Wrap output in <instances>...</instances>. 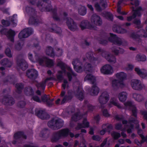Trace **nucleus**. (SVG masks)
<instances>
[{
  "label": "nucleus",
  "instance_id": "8fccbe9b",
  "mask_svg": "<svg viewBox=\"0 0 147 147\" xmlns=\"http://www.w3.org/2000/svg\"><path fill=\"white\" fill-rule=\"evenodd\" d=\"M113 127L111 124L106 123L103 124L102 126V129H105L107 131L110 132L112 129Z\"/></svg>",
  "mask_w": 147,
  "mask_h": 147
},
{
  "label": "nucleus",
  "instance_id": "c85d7f7f",
  "mask_svg": "<svg viewBox=\"0 0 147 147\" xmlns=\"http://www.w3.org/2000/svg\"><path fill=\"white\" fill-rule=\"evenodd\" d=\"M13 137L15 140H18L21 138L23 139H26L27 136L23 131H18L14 135Z\"/></svg>",
  "mask_w": 147,
  "mask_h": 147
},
{
  "label": "nucleus",
  "instance_id": "f3484780",
  "mask_svg": "<svg viewBox=\"0 0 147 147\" xmlns=\"http://www.w3.org/2000/svg\"><path fill=\"white\" fill-rule=\"evenodd\" d=\"M17 16L16 14H14L11 17H10L9 18V21L2 20H1V23L2 24L5 26H9L11 23L13 26H16L17 24L15 22V21L16 20V18L15 17Z\"/></svg>",
  "mask_w": 147,
  "mask_h": 147
},
{
  "label": "nucleus",
  "instance_id": "9b49d317",
  "mask_svg": "<svg viewBox=\"0 0 147 147\" xmlns=\"http://www.w3.org/2000/svg\"><path fill=\"white\" fill-rule=\"evenodd\" d=\"M131 8L134 12L132 16L127 17V20L128 21H131L132 19L135 18L137 16H140L141 12L144 10V9L141 7L137 8L136 9H135L134 7H132Z\"/></svg>",
  "mask_w": 147,
  "mask_h": 147
},
{
  "label": "nucleus",
  "instance_id": "5fc2aeb1",
  "mask_svg": "<svg viewBox=\"0 0 147 147\" xmlns=\"http://www.w3.org/2000/svg\"><path fill=\"white\" fill-rule=\"evenodd\" d=\"M146 59V57L144 55L138 54L136 57V59L138 61H144Z\"/></svg>",
  "mask_w": 147,
  "mask_h": 147
},
{
  "label": "nucleus",
  "instance_id": "f03ea898",
  "mask_svg": "<svg viewBox=\"0 0 147 147\" xmlns=\"http://www.w3.org/2000/svg\"><path fill=\"white\" fill-rule=\"evenodd\" d=\"M58 65L60 67L62 70L58 71V74L57 76V80L61 82L63 80V77L62 74L63 73L66 74L69 81H71L72 77L76 76V74L73 71L71 68L64 63L60 62L58 63Z\"/></svg>",
  "mask_w": 147,
  "mask_h": 147
},
{
  "label": "nucleus",
  "instance_id": "6ab92c4d",
  "mask_svg": "<svg viewBox=\"0 0 147 147\" xmlns=\"http://www.w3.org/2000/svg\"><path fill=\"white\" fill-rule=\"evenodd\" d=\"M92 23L96 26H100L102 24V21L100 17L96 14H93L91 18Z\"/></svg>",
  "mask_w": 147,
  "mask_h": 147
},
{
  "label": "nucleus",
  "instance_id": "4be33fe9",
  "mask_svg": "<svg viewBox=\"0 0 147 147\" xmlns=\"http://www.w3.org/2000/svg\"><path fill=\"white\" fill-rule=\"evenodd\" d=\"M102 73L105 74L111 75L113 72V67L109 65H106L101 69Z\"/></svg>",
  "mask_w": 147,
  "mask_h": 147
},
{
  "label": "nucleus",
  "instance_id": "4c0bfd02",
  "mask_svg": "<svg viewBox=\"0 0 147 147\" xmlns=\"http://www.w3.org/2000/svg\"><path fill=\"white\" fill-rule=\"evenodd\" d=\"M99 92V89L98 88L95 84L93 85L92 86V89L89 91L90 94L93 96L97 95Z\"/></svg>",
  "mask_w": 147,
  "mask_h": 147
},
{
  "label": "nucleus",
  "instance_id": "0eeeda50",
  "mask_svg": "<svg viewBox=\"0 0 147 147\" xmlns=\"http://www.w3.org/2000/svg\"><path fill=\"white\" fill-rule=\"evenodd\" d=\"M63 125V121L60 119H53L48 123L49 127L53 129H58L61 128Z\"/></svg>",
  "mask_w": 147,
  "mask_h": 147
},
{
  "label": "nucleus",
  "instance_id": "bb28decb",
  "mask_svg": "<svg viewBox=\"0 0 147 147\" xmlns=\"http://www.w3.org/2000/svg\"><path fill=\"white\" fill-rule=\"evenodd\" d=\"M37 116L42 119H47L50 117L49 115L42 110H38L37 111Z\"/></svg>",
  "mask_w": 147,
  "mask_h": 147
},
{
  "label": "nucleus",
  "instance_id": "ddd939ff",
  "mask_svg": "<svg viewBox=\"0 0 147 147\" xmlns=\"http://www.w3.org/2000/svg\"><path fill=\"white\" fill-rule=\"evenodd\" d=\"M33 32V29L30 27L26 28L19 34L18 37L20 39L26 38L31 35Z\"/></svg>",
  "mask_w": 147,
  "mask_h": 147
},
{
  "label": "nucleus",
  "instance_id": "de8ad7c7",
  "mask_svg": "<svg viewBox=\"0 0 147 147\" xmlns=\"http://www.w3.org/2000/svg\"><path fill=\"white\" fill-rule=\"evenodd\" d=\"M49 134V131L48 129L45 128L41 132L40 136L42 137H46L48 136Z\"/></svg>",
  "mask_w": 147,
  "mask_h": 147
},
{
  "label": "nucleus",
  "instance_id": "a878e982",
  "mask_svg": "<svg viewBox=\"0 0 147 147\" xmlns=\"http://www.w3.org/2000/svg\"><path fill=\"white\" fill-rule=\"evenodd\" d=\"M93 54L92 52H90L86 53V55L87 58L94 65L96 62H98V59L97 57H94Z\"/></svg>",
  "mask_w": 147,
  "mask_h": 147
},
{
  "label": "nucleus",
  "instance_id": "a211bd4d",
  "mask_svg": "<svg viewBox=\"0 0 147 147\" xmlns=\"http://www.w3.org/2000/svg\"><path fill=\"white\" fill-rule=\"evenodd\" d=\"M38 62L39 64L40 65H44V63H45L47 66L49 67L53 65V61L45 57L38 58Z\"/></svg>",
  "mask_w": 147,
  "mask_h": 147
},
{
  "label": "nucleus",
  "instance_id": "69168bd1",
  "mask_svg": "<svg viewBox=\"0 0 147 147\" xmlns=\"http://www.w3.org/2000/svg\"><path fill=\"white\" fill-rule=\"evenodd\" d=\"M85 103L86 106H87L88 108V109L91 111H93L95 109V107L93 106L92 105L88 104L87 101H85Z\"/></svg>",
  "mask_w": 147,
  "mask_h": 147
},
{
  "label": "nucleus",
  "instance_id": "393cba45",
  "mask_svg": "<svg viewBox=\"0 0 147 147\" xmlns=\"http://www.w3.org/2000/svg\"><path fill=\"white\" fill-rule=\"evenodd\" d=\"M60 98L61 99V104H62L66 102L67 101L70 100L72 98L71 96L69 95H65V92L62 90L60 94Z\"/></svg>",
  "mask_w": 147,
  "mask_h": 147
},
{
  "label": "nucleus",
  "instance_id": "a18cd8bd",
  "mask_svg": "<svg viewBox=\"0 0 147 147\" xmlns=\"http://www.w3.org/2000/svg\"><path fill=\"white\" fill-rule=\"evenodd\" d=\"M84 80L90 81L92 84H94L96 81L95 77L91 74H87L85 77Z\"/></svg>",
  "mask_w": 147,
  "mask_h": 147
},
{
  "label": "nucleus",
  "instance_id": "39448f33",
  "mask_svg": "<svg viewBox=\"0 0 147 147\" xmlns=\"http://www.w3.org/2000/svg\"><path fill=\"white\" fill-rule=\"evenodd\" d=\"M26 11L30 16L29 24L31 25L37 24V11L36 10L32 7H27L26 8Z\"/></svg>",
  "mask_w": 147,
  "mask_h": 147
},
{
  "label": "nucleus",
  "instance_id": "13d9d810",
  "mask_svg": "<svg viewBox=\"0 0 147 147\" xmlns=\"http://www.w3.org/2000/svg\"><path fill=\"white\" fill-rule=\"evenodd\" d=\"M142 130H138V133L140 135V137L142 138V143H143L145 141L147 142V138H145L142 134Z\"/></svg>",
  "mask_w": 147,
  "mask_h": 147
},
{
  "label": "nucleus",
  "instance_id": "cd10ccee",
  "mask_svg": "<svg viewBox=\"0 0 147 147\" xmlns=\"http://www.w3.org/2000/svg\"><path fill=\"white\" fill-rule=\"evenodd\" d=\"M46 84L44 81H42L38 84H37V89L41 90L40 91L37 90V95L40 96L42 93L43 92V90L45 88Z\"/></svg>",
  "mask_w": 147,
  "mask_h": 147
},
{
  "label": "nucleus",
  "instance_id": "a19ab883",
  "mask_svg": "<svg viewBox=\"0 0 147 147\" xmlns=\"http://www.w3.org/2000/svg\"><path fill=\"white\" fill-rule=\"evenodd\" d=\"M133 98L138 102H141L144 100V98L143 96L139 94L134 93L133 94Z\"/></svg>",
  "mask_w": 147,
  "mask_h": 147
},
{
  "label": "nucleus",
  "instance_id": "37998d69",
  "mask_svg": "<svg viewBox=\"0 0 147 147\" xmlns=\"http://www.w3.org/2000/svg\"><path fill=\"white\" fill-rule=\"evenodd\" d=\"M52 27L49 28V30L50 31L57 33H59L61 32L60 28L57 27L56 25L53 24V25Z\"/></svg>",
  "mask_w": 147,
  "mask_h": 147
},
{
  "label": "nucleus",
  "instance_id": "e433bc0d",
  "mask_svg": "<svg viewBox=\"0 0 147 147\" xmlns=\"http://www.w3.org/2000/svg\"><path fill=\"white\" fill-rule=\"evenodd\" d=\"M25 94L27 96H33L34 95V91L32 88L30 86L26 87L24 90Z\"/></svg>",
  "mask_w": 147,
  "mask_h": 147
},
{
  "label": "nucleus",
  "instance_id": "603ef678",
  "mask_svg": "<svg viewBox=\"0 0 147 147\" xmlns=\"http://www.w3.org/2000/svg\"><path fill=\"white\" fill-rule=\"evenodd\" d=\"M57 9L56 8H54L52 10L53 13V19L56 21L60 20V17L59 16L57 13Z\"/></svg>",
  "mask_w": 147,
  "mask_h": 147
},
{
  "label": "nucleus",
  "instance_id": "c9c22d12",
  "mask_svg": "<svg viewBox=\"0 0 147 147\" xmlns=\"http://www.w3.org/2000/svg\"><path fill=\"white\" fill-rule=\"evenodd\" d=\"M15 87L16 88V92L18 94H21L22 90L24 88V84L22 82L17 83L16 84Z\"/></svg>",
  "mask_w": 147,
  "mask_h": 147
},
{
  "label": "nucleus",
  "instance_id": "2eb2a0df",
  "mask_svg": "<svg viewBox=\"0 0 147 147\" xmlns=\"http://www.w3.org/2000/svg\"><path fill=\"white\" fill-rule=\"evenodd\" d=\"M72 64L74 66V69L76 72L81 73L83 71L84 68L82 66V64L78 59H74Z\"/></svg>",
  "mask_w": 147,
  "mask_h": 147
},
{
  "label": "nucleus",
  "instance_id": "338daca9",
  "mask_svg": "<svg viewBox=\"0 0 147 147\" xmlns=\"http://www.w3.org/2000/svg\"><path fill=\"white\" fill-rule=\"evenodd\" d=\"M5 53L6 55L8 57L11 58L12 57V55L11 54V51L9 48H7L6 49Z\"/></svg>",
  "mask_w": 147,
  "mask_h": 147
},
{
  "label": "nucleus",
  "instance_id": "1a4fd4ad",
  "mask_svg": "<svg viewBox=\"0 0 147 147\" xmlns=\"http://www.w3.org/2000/svg\"><path fill=\"white\" fill-rule=\"evenodd\" d=\"M109 95L107 92H102L98 98V101L100 103L102 109L104 107V105L106 104L109 100Z\"/></svg>",
  "mask_w": 147,
  "mask_h": 147
},
{
  "label": "nucleus",
  "instance_id": "6e6d98bb",
  "mask_svg": "<svg viewBox=\"0 0 147 147\" xmlns=\"http://www.w3.org/2000/svg\"><path fill=\"white\" fill-rule=\"evenodd\" d=\"M140 36H143L144 37H146L147 36L146 34L145 35H143L142 34H137L135 32L132 33L130 35V37L133 39H136L138 38Z\"/></svg>",
  "mask_w": 147,
  "mask_h": 147
},
{
  "label": "nucleus",
  "instance_id": "dca6fc26",
  "mask_svg": "<svg viewBox=\"0 0 147 147\" xmlns=\"http://www.w3.org/2000/svg\"><path fill=\"white\" fill-rule=\"evenodd\" d=\"M64 20H65L66 24L70 30L74 31L78 29V28L76 24L71 18L66 17L65 18Z\"/></svg>",
  "mask_w": 147,
  "mask_h": 147
},
{
  "label": "nucleus",
  "instance_id": "ea45409f",
  "mask_svg": "<svg viewBox=\"0 0 147 147\" xmlns=\"http://www.w3.org/2000/svg\"><path fill=\"white\" fill-rule=\"evenodd\" d=\"M110 102L111 104L116 106L119 109H123V107L118 102L117 100L115 98H111L110 100Z\"/></svg>",
  "mask_w": 147,
  "mask_h": 147
},
{
  "label": "nucleus",
  "instance_id": "58836bf2",
  "mask_svg": "<svg viewBox=\"0 0 147 147\" xmlns=\"http://www.w3.org/2000/svg\"><path fill=\"white\" fill-rule=\"evenodd\" d=\"M49 95L45 94L42 96L40 97L37 96V102H45L47 100H49Z\"/></svg>",
  "mask_w": 147,
  "mask_h": 147
},
{
  "label": "nucleus",
  "instance_id": "2f4dec72",
  "mask_svg": "<svg viewBox=\"0 0 147 147\" xmlns=\"http://www.w3.org/2000/svg\"><path fill=\"white\" fill-rule=\"evenodd\" d=\"M127 94L125 92H122L118 94L117 97L119 100L121 102H123L125 101L127 98Z\"/></svg>",
  "mask_w": 147,
  "mask_h": 147
},
{
  "label": "nucleus",
  "instance_id": "052dcab7",
  "mask_svg": "<svg viewBox=\"0 0 147 147\" xmlns=\"http://www.w3.org/2000/svg\"><path fill=\"white\" fill-rule=\"evenodd\" d=\"M26 102L24 101H19L17 104V106L20 108H24L26 105Z\"/></svg>",
  "mask_w": 147,
  "mask_h": 147
},
{
  "label": "nucleus",
  "instance_id": "e2e57ef3",
  "mask_svg": "<svg viewBox=\"0 0 147 147\" xmlns=\"http://www.w3.org/2000/svg\"><path fill=\"white\" fill-rule=\"evenodd\" d=\"M111 135L115 139L117 140L121 136L120 134L118 132L115 131L112 132L111 133Z\"/></svg>",
  "mask_w": 147,
  "mask_h": 147
},
{
  "label": "nucleus",
  "instance_id": "49530a36",
  "mask_svg": "<svg viewBox=\"0 0 147 147\" xmlns=\"http://www.w3.org/2000/svg\"><path fill=\"white\" fill-rule=\"evenodd\" d=\"M82 115L80 113H76L72 116L71 119L74 121H76L82 118Z\"/></svg>",
  "mask_w": 147,
  "mask_h": 147
},
{
  "label": "nucleus",
  "instance_id": "4d7b16f0",
  "mask_svg": "<svg viewBox=\"0 0 147 147\" xmlns=\"http://www.w3.org/2000/svg\"><path fill=\"white\" fill-rule=\"evenodd\" d=\"M133 23L136 26V27L138 28H140L142 27L140 21L139 19H134L133 21Z\"/></svg>",
  "mask_w": 147,
  "mask_h": 147
},
{
  "label": "nucleus",
  "instance_id": "f8f14e48",
  "mask_svg": "<svg viewBox=\"0 0 147 147\" xmlns=\"http://www.w3.org/2000/svg\"><path fill=\"white\" fill-rule=\"evenodd\" d=\"M131 85L134 89L137 90H141L145 87L141 81L138 79L132 80L131 82Z\"/></svg>",
  "mask_w": 147,
  "mask_h": 147
},
{
  "label": "nucleus",
  "instance_id": "473e14b6",
  "mask_svg": "<svg viewBox=\"0 0 147 147\" xmlns=\"http://www.w3.org/2000/svg\"><path fill=\"white\" fill-rule=\"evenodd\" d=\"M61 138L58 131L54 132L51 139L52 142H58Z\"/></svg>",
  "mask_w": 147,
  "mask_h": 147
},
{
  "label": "nucleus",
  "instance_id": "09e8293b",
  "mask_svg": "<svg viewBox=\"0 0 147 147\" xmlns=\"http://www.w3.org/2000/svg\"><path fill=\"white\" fill-rule=\"evenodd\" d=\"M126 74L123 72L117 73L116 74V77L120 80H123L126 77Z\"/></svg>",
  "mask_w": 147,
  "mask_h": 147
},
{
  "label": "nucleus",
  "instance_id": "c03bdc74",
  "mask_svg": "<svg viewBox=\"0 0 147 147\" xmlns=\"http://www.w3.org/2000/svg\"><path fill=\"white\" fill-rule=\"evenodd\" d=\"M82 67L84 68L83 71H85L86 73L91 72L92 69V66L90 63H86Z\"/></svg>",
  "mask_w": 147,
  "mask_h": 147
},
{
  "label": "nucleus",
  "instance_id": "20e7f679",
  "mask_svg": "<svg viewBox=\"0 0 147 147\" xmlns=\"http://www.w3.org/2000/svg\"><path fill=\"white\" fill-rule=\"evenodd\" d=\"M96 54L94 55L96 56L97 54L101 55L102 57L105 58L109 62L115 63L116 61L115 57L106 51L105 49L102 48L96 49H95Z\"/></svg>",
  "mask_w": 147,
  "mask_h": 147
},
{
  "label": "nucleus",
  "instance_id": "f704fd0d",
  "mask_svg": "<svg viewBox=\"0 0 147 147\" xmlns=\"http://www.w3.org/2000/svg\"><path fill=\"white\" fill-rule=\"evenodd\" d=\"M113 30L114 32L118 33L123 34L127 32V31L125 29L122 28L116 25H115L113 27Z\"/></svg>",
  "mask_w": 147,
  "mask_h": 147
},
{
  "label": "nucleus",
  "instance_id": "680f3d73",
  "mask_svg": "<svg viewBox=\"0 0 147 147\" xmlns=\"http://www.w3.org/2000/svg\"><path fill=\"white\" fill-rule=\"evenodd\" d=\"M7 78L9 79V82L11 84H15L16 82L15 78L13 76H8Z\"/></svg>",
  "mask_w": 147,
  "mask_h": 147
},
{
  "label": "nucleus",
  "instance_id": "5701e85b",
  "mask_svg": "<svg viewBox=\"0 0 147 147\" xmlns=\"http://www.w3.org/2000/svg\"><path fill=\"white\" fill-rule=\"evenodd\" d=\"M26 74L28 78L32 80H34L37 78V71L35 69H28Z\"/></svg>",
  "mask_w": 147,
  "mask_h": 147
},
{
  "label": "nucleus",
  "instance_id": "423d86ee",
  "mask_svg": "<svg viewBox=\"0 0 147 147\" xmlns=\"http://www.w3.org/2000/svg\"><path fill=\"white\" fill-rule=\"evenodd\" d=\"M37 8L42 11L45 10L47 11H50L52 9L51 1L49 0H38Z\"/></svg>",
  "mask_w": 147,
  "mask_h": 147
},
{
  "label": "nucleus",
  "instance_id": "7c9ffc66",
  "mask_svg": "<svg viewBox=\"0 0 147 147\" xmlns=\"http://www.w3.org/2000/svg\"><path fill=\"white\" fill-rule=\"evenodd\" d=\"M0 64L4 67H10L12 66V63L8 59L4 58L1 61Z\"/></svg>",
  "mask_w": 147,
  "mask_h": 147
},
{
  "label": "nucleus",
  "instance_id": "7ed1b4c3",
  "mask_svg": "<svg viewBox=\"0 0 147 147\" xmlns=\"http://www.w3.org/2000/svg\"><path fill=\"white\" fill-rule=\"evenodd\" d=\"M110 36L109 37L107 35H106L105 36L99 40V42L103 45H106L108 42V40L114 44L119 46L122 45L123 42L126 43L124 39L118 37L115 35L110 33Z\"/></svg>",
  "mask_w": 147,
  "mask_h": 147
},
{
  "label": "nucleus",
  "instance_id": "79ce46f5",
  "mask_svg": "<svg viewBox=\"0 0 147 147\" xmlns=\"http://www.w3.org/2000/svg\"><path fill=\"white\" fill-rule=\"evenodd\" d=\"M46 54L47 55L52 57L55 56V53L53 48L51 47H48L46 50Z\"/></svg>",
  "mask_w": 147,
  "mask_h": 147
},
{
  "label": "nucleus",
  "instance_id": "aec40b11",
  "mask_svg": "<svg viewBox=\"0 0 147 147\" xmlns=\"http://www.w3.org/2000/svg\"><path fill=\"white\" fill-rule=\"evenodd\" d=\"M16 63L17 66L23 71L25 70L28 67V64L23 59H18Z\"/></svg>",
  "mask_w": 147,
  "mask_h": 147
},
{
  "label": "nucleus",
  "instance_id": "6e6552de",
  "mask_svg": "<svg viewBox=\"0 0 147 147\" xmlns=\"http://www.w3.org/2000/svg\"><path fill=\"white\" fill-rule=\"evenodd\" d=\"M0 32L2 34L6 35L8 39L11 41L12 42H14V36L16 35L14 31L10 29L7 31L1 25H0Z\"/></svg>",
  "mask_w": 147,
  "mask_h": 147
},
{
  "label": "nucleus",
  "instance_id": "774afa93",
  "mask_svg": "<svg viewBox=\"0 0 147 147\" xmlns=\"http://www.w3.org/2000/svg\"><path fill=\"white\" fill-rule=\"evenodd\" d=\"M115 119L118 121L122 120L123 124H126L127 123V121L126 120H123V118L121 116L117 115L115 117Z\"/></svg>",
  "mask_w": 147,
  "mask_h": 147
},
{
  "label": "nucleus",
  "instance_id": "864d4df0",
  "mask_svg": "<svg viewBox=\"0 0 147 147\" xmlns=\"http://www.w3.org/2000/svg\"><path fill=\"white\" fill-rule=\"evenodd\" d=\"M86 12V9L84 6H81L79 8L78 13L82 16L85 15Z\"/></svg>",
  "mask_w": 147,
  "mask_h": 147
},
{
  "label": "nucleus",
  "instance_id": "0e129e2a",
  "mask_svg": "<svg viewBox=\"0 0 147 147\" xmlns=\"http://www.w3.org/2000/svg\"><path fill=\"white\" fill-rule=\"evenodd\" d=\"M53 99H50L49 98V100H48L45 102V104L48 107H51L53 105Z\"/></svg>",
  "mask_w": 147,
  "mask_h": 147
},
{
  "label": "nucleus",
  "instance_id": "9d476101",
  "mask_svg": "<svg viewBox=\"0 0 147 147\" xmlns=\"http://www.w3.org/2000/svg\"><path fill=\"white\" fill-rule=\"evenodd\" d=\"M79 82H76L74 83L73 84L74 90L76 91V96L80 100H82L84 98V91L82 89L79 87Z\"/></svg>",
  "mask_w": 147,
  "mask_h": 147
},
{
  "label": "nucleus",
  "instance_id": "b1692460",
  "mask_svg": "<svg viewBox=\"0 0 147 147\" xmlns=\"http://www.w3.org/2000/svg\"><path fill=\"white\" fill-rule=\"evenodd\" d=\"M134 70L136 73L141 78H147V71L144 69H140L138 67H136Z\"/></svg>",
  "mask_w": 147,
  "mask_h": 147
},
{
  "label": "nucleus",
  "instance_id": "412c9836",
  "mask_svg": "<svg viewBox=\"0 0 147 147\" xmlns=\"http://www.w3.org/2000/svg\"><path fill=\"white\" fill-rule=\"evenodd\" d=\"M80 26L82 30L86 28L91 29L95 30L96 27L90 24L89 22L87 20H83L81 22Z\"/></svg>",
  "mask_w": 147,
  "mask_h": 147
},
{
  "label": "nucleus",
  "instance_id": "f257e3e1",
  "mask_svg": "<svg viewBox=\"0 0 147 147\" xmlns=\"http://www.w3.org/2000/svg\"><path fill=\"white\" fill-rule=\"evenodd\" d=\"M125 108L126 109L131 110L132 112V115L134 116L135 118L130 117L128 120V125H125V127L122 128V125L119 123L116 124L115 128L117 130H121L122 131H126V129L128 127L127 131L128 133L131 132L132 130L134 128V125L131 124V123H134L136 124V128L138 129L139 127V125L138 124V121L137 120V110L134 105L131 102L127 101L124 104Z\"/></svg>",
  "mask_w": 147,
  "mask_h": 147
},
{
  "label": "nucleus",
  "instance_id": "72a5a7b5",
  "mask_svg": "<svg viewBox=\"0 0 147 147\" xmlns=\"http://www.w3.org/2000/svg\"><path fill=\"white\" fill-rule=\"evenodd\" d=\"M57 131L61 138L67 137L69 133V130L67 129H61Z\"/></svg>",
  "mask_w": 147,
  "mask_h": 147
},
{
  "label": "nucleus",
  "instance_id": "4468645a",
  "mask_svg": "<svg viewBox=\"0 0 147 147\" xmlns=\"http://www.w3.org/2000/svg\"><path fill=\"white\" fill-rule=\"evenodd\" d=\"M1 101L2 104L6 105H12L15 103L13 98L8 94L4 96Z\"/></svg>",
  "mask_w": 147,
  "mask_h": 147
},
{
  "label": "nucleus",
  "instance_id": "c756f323",
  "mask_svg": "<svg viewBox=\"0 0 147 147\" xmlns=\"http://www.w3.org/2000/svg\"><path fill=\"white\" fill-rule=\"evenodd\" d=\"M89 126V123L87 121V119L85 118L84 119L82 123H78L77 126L76 128V129L77 130H78L82 128L88 127Z\"/></svg>",
  "mask_w": 147,
  "mask_h": 147
},
{
  "label": "nucleus",
  "instance_id": "3c124183",
  "mask_svg": "<svg viewBox=\"0 0 147 147\" xmlns=\"http://www.w3.org/2000/svg\"><path fill=\"white\" fill-rule=\"evenodd\" d=\"M24 42L22 41L21 42H18L17 44H16L15 45V49L17 51L21 50L24 45Z\"/></svg>",
  "mask_w": 147,
  "mask_h": 147
},
{
  "label": "nucleus",
  "instance_id": "bf43d9fd",
  "mask_svg": "<svg viewBox=\"0 0 147 147\" xmlns=\"http://www.w3.org/2000/svg\"><path fill=\"white\" fill-rule=\"evenodd\" d=\"M119 80H114L112 82V86L114 89H116L119 87Z\"/></svg>",
  "mask_w": 147,
  "mask_h": 147
}]
</instances>
